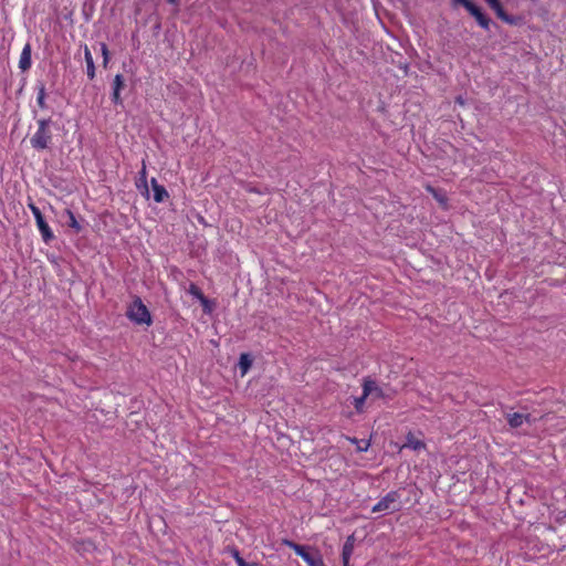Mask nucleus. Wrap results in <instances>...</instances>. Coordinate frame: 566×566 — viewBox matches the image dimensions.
I'll use <instances>...</instances> for the list:
<instances>
[{
    "instance_id": "nucleus-20",
    "label": "nucleus",
    "mask_w": 566,
    "mask_h": 566,
    "mask_svg": "<svg viewBox=\"0 0 566 566\" xmlns=\"http://www.w3.org/2000/svg\"><path fill=\"white\" fill-rule=\"evenodd\" d=\"M45 97H46L45 86L43 84H41L39 86L38 94H36V104L39 105V107H41V108L46 107Z\"/></svg>"
},
{
    "instance_id": "nucleus-9",
    "label": "nucleus",
    "mask_w": 566,
    "mask_h": 566,
    "mask_svg": "<svg viewBox=\"0 0 566 566\" xmlns=\"http://www.w3.org/2000/svg\"><path fill=\"white\" fill-rule=\"evenodd\" d=\"M151 187L154 191V200L156 202H164L169 197L166 188L159 185L155 178L151 179Z\"/></svg>"
},
{
    "instance_id": "nucleus-25",
    "label": "nucleus",
    "mask_w": 566,
    "mask_h": 566,
    "mask_svg": "<svg viewBox=\"0 0 566 566\" xmlns=\"http://www.w3.org/2000/svg\"><path fill=\"white\" fill-rule=\"evenodd\" d=\"M112 101L114 104L120 105L123 103L122 97H120V92L113 91Z\"/></svg>"
},
{
    "instance_id": "nucleus-19",
    "label": "nucleus",
    "mask_w": 566,
    "mask_h": 566,
    "mask_svg": "<svg viewBox=\"0 0 566 566\" xmlns=\"http://www.w3.org/2000/svg\"><path fill=\"white\" fill-rule=\"evenodd\" d=\"M233 558L238 566H261L258 562H247L237 549L233 552Z\"/></svg>"
},
{
    "instance_id": "nucleus-5",
    "label": "nucleus",
    "mask_w": 566,
    "mask_h": 566,
    "mask_svg": "<svg viewBox=\"0 0 566 566\" xmlns=\"http://www.w3.org/2000/svg\"><path fill=\"white\" fill-rule=\"evenodd\" d=\"M452 2L454 7L463 6L470 12V14H472L476 19L478 23L481 27H489L490 20L482 12L481 8L473 3L471 0H452Z\"/></svg>"
},
{
    "instance_id": "nucleus-28",
    "label": "nucleus",
    "mask_w": 566,
    "mask_h": 566,
    "mask_svg": "<svg viewBox=\"0 0 566 566\" xmlns=\"http://www.w3.org/2000/svg\"><path fill=\"white\" fill-rule=\"evenodd\" d=\"M492 9H495V0H486Z\"/></svg>"
},
{
    "instance_id": "nucleus-23",
    "label": "nucleus",
    "mask_w": 566,
    "mask_h": 566,
    "mask_svg": "<svg viewBox=\"0 0 566 566\" xmlns=\"http://www.w3.org/2000/svg\"><path fill=\"white\" fill-rule=\"evenodd\" d=\"M28 207L31 210V212L35 219V222L44 218L41 210L39 209V207H36L33 202H29Z\"/></svg>"
},
{
    "instance_id": "nucleus-30",
    "label": "nucleus",
    "mask_w": 566,
    "mask_h": 566,
    "mask_svg": "<svg viewBox=\"0 0 566 566\" xmlns=\"http://www.w3.org/2000/svg\"><path fill=\"white\" fill-rule=\"evenodd\" d=\"M169 3H175L176 0H167Z\"/></svg>"
},
{
    "instance_id": "nucleus-29",
    "label": "nucleus",
    "mask_w": 566,
    "mask_h": 566,
    "mask_svg": "<svg viewBox=\"0 0 566 566\" xmlns=\"http://www.w3.org/2000/svg\"><path fill=\"white\" fill-rule=\"evenodd\" d=\"M108 61H109V56L103 57V64L105 67H106Z\"/></svg>"
},
{
    "instance_id": "nucleus-16",
    "label": "nucleus",
    "mask_w": 566,
    "mask_h": 566,
    "mask_svg": "<svg viewBox=\"0 0 566 566\" xmlns=\"http://www.w3.org/2000/svg\"><path fill=\"white\" fill-rule=\"evenodd\" d=\"M346 439L353 443V444H356L357 446V451L358 452H365L368 450V448L370 447V443L369 441H363V440H358L357 438L355 437H346Z\"/></svg>"
},
{
    "instance_id": "nucleus-11",
    "label": "nucleus",
    "mask_w": 566,
    "mask_h": 566,
    "mask_svg": "<svg viewBox=\"0 0 566 566\" xmlns=\"http://www.w3.org/2000/svg\"><path fill=\"white\" fill-rule=\"evenodd\" d=\"M36 227L41 233V237L45 243L51 242L54 239L53 231L51 230L48 222L43 219L36 221Z\"/></svg>"
},
{
    "instance_id": "nucleus-10",
    "label": "nucleus",
    "mask_w": 566,
    "mask_h": 566,
    "mask_svg": "<svg viewBox=\"0 0 566 566\" xmlns=\"http://www.w3.org/2000/svg\"><path fill=\"white\" fill-rule=\"evenodd\" d=\"M402 448L419 451L426 448V443L421 439H418L412 432H408L406 437V442L402 446Z\"/></svg>"
},
{
    "instance_id": "nucleus-26",
    "label": "nucleus",
    "mask_w": 566,
    "mask_h": 566,
    "mask_svg": "<svg viewBox=\"0 0 566 566\" xmlns=\"http://www.w3.org/2000/svg\"><path fill=\"white\" fill-rule=\"evenodd\" d=\"M496 12H497V18L500 19H503V20H507L506 18V14L501 6V3L497 1V9H496Z\"/></svg>"
},
{
    "instance_id": "nucleus-14",
    "label": "nucleus",
    "mask_w": 566,
    "mask_h": 566,
    "mask_svg": "<svg viewBox=\"0 0 566 566\" xmlns=\"http://www.w3.org/2000/svg\"><path fill=\"white\" fill-rule=\"evenodd\" d=\"M252 366V359L250 357L249 354H241L240 356V360H239V367H240V370H241V375H245L249 369L251 368Z\"/></svg>"
},
{
    "instance_id": "nucleus-4",
    "label": "nucleus",
    "mask_w": 566,
    "mask_h": 566,
    "mask_svg": "<svg viewBox=\"0 0 566 566\" xmlns=\"http://www.w3.org/2000/svg\"><path fill=\"white\" fill-rule=\"evenodd\" d=\"M282 544L293 549L295 554L307 564V566H326L318 553L311 554L307 552L305 546L300 545L291 539H283Z\"/></svg>"
},
{
    "instance_id": "nucleus-22",
    "label": "nucleus",
    "mask_w": 566,
    "mask_h": 566,
    "mask_svg": "<svg viewBox=\"0 0 566 566\" xmlns=\"http://www.w3.org/2000/svg\"><path fill=\"white\" fill-rule=\"evenodd\" d=\"M125 86V80L122 74H116L113 80V91L120 92Z\"/></svg>"
},
{
    "instance_id": "nucleus-17",
    "label": "nucleus",
    "mask_w": 566,
    "mask_h": 566,
    "mask_svg": "<svg viewBox=\"0 0 566 566\" xmlns=\"http://www.w3.org/2000/svg\"><path fill=\"white\" fill-rule=\"evenodd\" d=\"M368 396H365V390L363 389V395L360 397L354 398L353 405L357 413L364 412L365 401Z\"/></svg>"
},
{
    "instance_id": "nucleus-1",
    "label": "nucleus",
    "mask_w": 566,
    "mask_h": 566,
    "mask_svg": "<svg viewBox=\"0 0 566 566\" xmlns=\"http://www.w3.org/2000/svg\"><path fill=\"white\" fill-rule=\"evenodd\" d=\"M36 123L38 129L31 136L30 144L35 150H43L49 148L53 138L50 129L51 118H41Z\"/></svg>"
},
{
    "instance_id": "nucleus-3",
    "label": "nucleus",
    "mask_w": 566,
    "mask_h": 566,
    "mask_svg": "<svg viewBox=\"0 0 566 566\" xmlns=\"http://www.w3.org/2000/svg\"><path fill=\"white\" fill-rule=\"evenodd\" d=\"M401 495L398 491H390L382 496L371 509L373 513H395L401 510Z\"/></svg>"
},
{
    "instance_id": "nucleus-15",
    "label": "nucleus",
    "mask_w": 566,
    "mask_h": 566,
    "mask_svg": "<svg viewBox=\"0 0 566 566\" xmlns=\"http://www.w3.org/2000/svg\"><path fill=\"white\" fill-rule=\"evenodd\" d=\"M66 216H67V226L70 228H72L76 233L81 232L82 231V226L80 224V222L77 221L75 214L73 213L72 210L70 209H66L65 211Z\"/></svg>"
},
{
    "instance_id": "nucleus-13",
    "label": "nucleus",
    "mask_w": 566,
    "mask_h": 566,
    "mask_svg": "<svg viewBox=\"0 0 566 566\" xmlns=\"http://www.w3.org/2000/svg\"><path fill=\"white\" fill-rule=\"evenodd\" d=\"M84 59L86 63V74L90 80H93L95 77V64L92 53L87 46L84 49Z\"/></svg>"
},
{
    "instance_id": "nucleus-18",
    "label": "nucleus",
    "mask_w": 566,
    "mask_h": 566,
    "mask_svg": "<svg viewBox=\"0 0 566 566\" xmlns=\"http://www.w3.org/2000/svg\"><path fill=\"white\" fill-rule=\"evenodd\" d=\"M426 190L431 193L434 199H437L441 205H446L447 203V198L444 195H442L439 190H437L434 187H432L431 185H427L426 186Z\"/></svg>"
},
{
    "instance_id": "nucleus-27",
    "label": "nucleus",
    "mask_w": 566,
    "mask_h": 566,
    "mask_svg": "<svg viewBox=\"0 0 566 566\" xmlns=\"http://www.w3.org/2000/svg\"><path fill=\"white\" fill-rule=\"evenodd\" d=\"M101 52H102L103 57L109 56V51L105 43L101 44Z\"/></svg>"
},
{
    "instance_id": "nucleus-21",
    "label": "nucleus",
    "mask_w": 566,
    "mask_h": 566,
    "mask_svg": "<svg viewBox=\"0 0 566 566\" xmlns=\"http://www.w3.org/2000/svg\"><path fill=\"white\" fill-rule=\"evenodd\" d=\"M142 185L147 190V171H146L145 160H143V167H142V170L139 171V179L137 181V187H140Z\"/></svg>"
},
{
    "instance_id": "nucleus-8",
    "label": "nucleus",
    "mask_w": 566,
    "mask_h": 566,
    "mask_svg": "<svg viewBox=\"0 0 566 566\" xmlns=\"http://www.w3.org/2000/svg\"><path fill=\"white\" fill-rule=\"evenodd\" d=\"M31 53H32L31 44L27 43L23 46L22 52L20 54V59H19V67L23 72L28 71L31 67V64H32Z\"/></svg>"
},
{
    "instance_id": "nucleus-7",
    "label": "nucleus",
    "mask_w": 566,
    "mask_h": 566,
    "mask_svg": "<svg viewBox=\"0 0 566 566\" xmlns=\"http://www.w3.org/2000/svg\"><path fill=\"white\" fill-rule=\"evenodd\" d=\"M506 419H507L509 424L512 428H518L524 422L531 423L532 421H534V419H532V416L530 413H521V412L507 413Z\"/></svg>"
},
{
    "instance_id": "nucleus-12",
    "label": "nucleus",
    "mask_w": 566,
    "mask_h": 566,
    "mask_svg": "<svg viewBox=\"0 0 566 566\" xmlns=\"http://www.w3.org/2000/svg\"><path fill=\"white\" fill-rule=\"evenodd\" d=\"M354 549L353 536H349L343 546L342 562L343 566H349V559Z\"/></svg>"
},
{
    "instance_id": "nucleus-6",
    "label": "nucleus",
    "mask_w": 566,
    "mask_h": 566,
    "mask_svg": "<svg viewBox=\"0 0 566 566\" xmlns=\"http://www.w3.org/2000/svg\"><path fill=\"white\" fill-rule=\"evenodd\" d=\"M363 389L365 390V396L371 397L373 399H382L387 397L384 389L370 378L364 379Z\"/></svg>"
},
{
    "instance_id": "nucleus-2",
    "label": "nucleus",
    "mask_w": 566,
    "mask_h": 566,
    "mask_svg": "<svg viewBox=\"0 0 566 566\" xmlns=\"http://www.w3.org/2000/svg\"><path fill=\"white\" fill-rule=\"evenodd\" d=\"M126 316L138 325H150L153 323L151 315L142 298L136 296L128 305Z\"/></svg>"
},
{
    "instance_id": "nucleus-24",
    "label": "nucleus",
    "mask_w": 566,
    "mask_h": 566,
    "mask_svg": "<svg viewBox=\"0 0 566 566\" xmlns=\"http://www.w3.org/2000/svg\"><path fill=\"white\" fill-rule=\"evenodd\" d=\"M190 292H191V294H193L195 296L200 298L202 302H206L202 292L196 285L192 284L190 286Z\"/></svg>"
}]
</instances>
